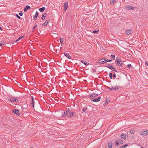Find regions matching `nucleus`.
Listing matches in <instances>:
<instances>
[{"instance_id":"obj_1","label":"nucleus","mask_w":148,"mask_h":148,"mask_svg":"<svg viewBox=\"0 0 148 148\" xmlns=\"http://www.w3.org/2000/svg\"><path fill=\"white\" fill-rule=\"evenodd\" d=\"M115 63L116 65L118 66L123 67L122 65L123 63L121 61V59L118 58H116L115 61Z\"/></svg>"},{"instance_id":"obj_2","label":"nucleus","mask_w":148,"mask_h":148,"mask_svg":"<svg viewBox=\"0 0 148 148\" xmlns=\"http://www.w3.org/2000/svg\"><path fill=\"white\" fill-rule=\"evenodd\" d=\"M140 134L141 135H148V130H143L141 132Z\"/></svg>"},{"instance_id":"obj_3","label":"nucleus","mask_w":148,"mask_h":148,"mask_svg":"<svg viewBox=\"0 0 148 148\" xmlns=\"http://www.w3.org/2000/svg\"><path fill=\"white\" fill-rule=\"evenodd\" d=\"M101 97H98L97 98H92L91 99L92 101L95 102H98L100 101L101 99Z\"/></svg>"},{"instance_id":"obj_4","label":"nucleus","mask_w":148,"mask_h":148,"mask_svg":"<svg viewBox=\"0 0 148 148\" xmlns=\"http://www.w3.org/2000/svg\"><path fill=\"white\" fill-rule=\"evenodd\" d=\"M69 113V117L73 118L76 116V114H75L72 112H70Z\"/></svg>"},{"instance_id":"obj_5","label":"nucleus","mask_w":148,"mask_h":148,"mask_svg":"<svg viewBox=\"0 0 148 148\" xmlns=\"http://www.w3.org/2000/svg\"><path fill=\"white\" fill-rule=\"evenodd\" d=\"M105 58H103L99 60L97 62L98 63L104 64H105Z\"/></svg>"},{"instance_id":"obj_6","label":"nucleus","mask_w":148,"mask_h":148,"mask_svg":"<svg viewBox=\"0 0 148 148\" xmlns=\"http://www.w3.org/2000/svg\"><path fill=\"white\" fill-rule=\"evenodd\" d=\"M12 112L16 115H19L20 114L19 113V110L17 109H15L13 110L12 111Z\"/></svg>"},{"instance_id":"obj_7","label":"nucleus","mask_w":148,"mask_h":148,"mask_svg":"<svg viewBox=\"0 0 148 148\" xmlns=\"http://www.w3.org/2000/svg\"><path fill=\"white\" fill-rule=\"evenodd\" d=\"M98 95V94L96 93H92L88 95V97H96Z\"/></svg>"},{"instance_id":"obj_8","label":"nucleus","mask_w":148,"mask_h":148,"mask_svg":"<svg viewBox=\"0 0 148 148\" xmlns=\"http://www.w3.org/2000/svg\"><path fill=\"white\" fill-rule=\"evenodd\" d=\"M64 8L65 11V12L67 10L68 7V2H66L64 3Z\"/></svg>"},{"instance_id":"obj_9","label":"nucleus","mask_w":148,"mask_h":148,"mask_svg":"<svg viewBox=\"0 0 148 148\" xmlns=\"http://www.w3.org/2000/svg\"><path fill=\"white\" fill-rule=\"evenodd\" d=\"M127 135H126V134H121L120 136L123 139H125L126 138L127 136Z\"/></svg>"},{"instance_id":"obj_10","label":"nucleus","mask_w":148,"mask_h":148,"mask_svg":"<svg viewBox=\"0 0 148 148\" xmlns=\"http://www.w3.org/2000/svg\"><path fill=\"white\" fill-rule=\"evenodd\" d=\"M30 8L31 7L29 5H27L24 9V12H26L28 10L30 9Z\"/></svg>"},{"instance_id":"obj_11","label":"nucleus","mask_w":148,"mask_h":148,"mask_svg":"<svg viewBox=\"0 0 148 148\" xmlns=\"http://www.w3.org/2000/svg\"><path fill=\"white\" fill-rule=\"evenodd\" d=\"M50 22V20H48L45 21V22L42 25V26L45 27L47 26L48 23Z\"/></svg>"},{"instance_id":"obj_12","label":"nucleus","mask_w":148,"mask_h":148,"mask_svg":"<svg viewBox=\"0 0 148 148\" xmlns=\"http://www.w3.org/2000/svg\"><path fill=\"white\" fill-rule=\"evenodd\" d=\"M132 29L131 30H127L125 31V33L129 35L132 33Z\"/></svg>"},{"instance_id":"obj_13","label":"nucleus","mask_w":148,"mask_h":148,"mask_svg":"<svg viewBox=\"0 0 148 148\" xmlns=\"http://www.w3.org/2000/svg\"><path fill=\"white\" fill-rule=\"evenodd\" d=\"M47 15V14L46 13H43L42 15V17H41V19L42 20H44L45 19V17Z\"/></svg>"},{"instance_id":"obj_14","label":"nucleus","mask_w":148,"mask_h":148,"mask_svg":"<svg viewBox=\"0 0 148 148\" xmlns=\"http://www.w3.org/2000/svg\"><path fill=\"white\" fill-rule=\"evenodd\" d=\"M64 55L66 56L67 58L69 59H71V58L70 56L69 55V54L67 53H64Z\"/></svg>"},{"instance_id":"obj_15","label":"nucleus","mask_w":148,"mask_h":148,"mask_svg":"<svg viewBox=\"0 0 148 148\" xmlns=\"http://www.w3.org/2000/svg\"><path fill=\"white\" fill-rule=\"evenodd\" d=\"M45 9L46 8L45 7H43L39 8V10L40 12H42L44 11L45 10Z\"/></svg>"},{"instance_id":"obj_16","label":"nucleus","mask_w":148,"mask_h":148,"mask_svg":"<svg viewBox=\"0 0 148 148\" xmlns=\"http://www.w3.org/2000/svg\"><path fill=\"white\" fill-rule=\"evenodd\" d=\"M38 12L37 11L36 13H35V15L34 16H33V19L34 20H36V18H37V16H38Z\"/></svg>"},{"instance_id":"obj_17","label":"nucleus","mask_w":148,"mask_h":148,"mask_svg":"<svg viewBox=\"0 0 148 148\" xmlns=\"http://www.w3.org/2000/svg\"><path fill=\"white\" fill-rule=\"evenodd\" d=\"M81 62L82 63L84 64L86 66H87L89 64V63L86 61H83L82 60L81 61Z\"/></svg>"},{"instance_id":"obj_18","label":"nucleus","mask_w":148,"mask_h":148,"mask_svg":"<svg viewBox=\"0 0 148 148\" xmlns=\"http://www.w3.org/2000/svg\"><path fill=\"white\" fill-rule=\"evenodd\" d=\"M127 68L129 69L130 70V69L132 70L133 69V67L132 66L131 64H129L127 65Z\"/></svg>"},{"instance_id":"obj_19","label":"nucleus","mask_w":148,"mask_h":148,"mask_svg":"<svg viewBox=\"0 0 148 148\" xmlns=\"http://www.w3.org/2000/svg\"><path fill=\"white\" fill-rule=\"evenodd\" d=\"M9 100H10L12 101L13 102H14L15 101L16 102H17V101H18V100L17 99L15 98L14 99H13L12 98H11L10 99H8Z\"/></svg>"},{"instance_id":"obj_20","label":"nucleus","mask_w":148,"mask_h":148,"mask_svg":"<svg viewBox=\"0 0 148 148\" xmlns=\"http://www.w3.org/2000/svg\"><path fill=\"white\" fill-rule=\"evenodd\" d=\"M129 145L128 144H125V145L121 146L120 148H125Z\"/></svg>"},{"instance_id":"obj_21","label":"nucleus","mask_w":148,"mask_h":148,"mask_svg":"<svg viewBox=\"0 0 148 148\" xmlns=\"http://www.w3.org/2000/svg\"><path fill=\"white\" fill-rule=\"evenodd\" d=\"M119 87H118V86H116L114 87H112V90H114L117 89H118L119 88Z\"/></svg>"},{"instance_id":"obj_22","label":"nucleus","mask_w":148,"mask_h":148,"mask_svg":"<svg viewBox=\"0 0 148 148\" xmlns=\"http://www.w3.org/2000/svg\"><path fill=\"white\" fill-rule=\"evenodd\" d=\"M108 148H112V144L111 143L109 142L108 143Z\"/></svg>"},{"instance_id":"obj_23","label":"nucleus","mask_w":148,"mask_h":148,"mask_svg":"<svg viewBox=\"0 0 148 148\" xmlns=\"http://www.w3.org/2000/svg\"><path fill=\"white\" fill-rule=\"evenodd\" d=\"M24 37V36H20L16 40V42H17V41H18L20 40L21 38H23Z\"/></svg>"},{"instance_id":"obj_24","label":"nucleus","mask_w":148,"mask_h":148,"mask_svg":"<svg viewBox=\"0 0 148 148\" xmlns=\"http://www.w3.org/2000/svg\"><path fill=\"white\" fill-rule=\"evenodd\" d=\"M67 114H66L65 112V111H64V112L62 113V117H64L66 116L67 115Z\"/></svg>"},{"instance_id":"obj_25","label":"nucleus","mask_w":148,"mask_h":148,"mask_svg":"<svg viewBox=\"0 0 148 148\" xmlns=\"http://www.w3.org/2000/svg\"><path fill=\"white\" fill-rule=\"evenodd\" d=\"M127 8L128 10H130L131 9H134V8L132 6H128V7H127Z\"/></svg>"},{"instance_id":"obj_26","label":"nucleus","mask_w":148,"mask_h":148,"mask_svg":"<svg viewBox=\"0 0 148 148\" xmlns=\"http://www.w3.org/2000/svg\"><path fill=\"white\" fill-rule=\"evenodd\" d=\"M135 132V131L134 130H131L130 132V133L132 134H133Z\"/></svg>"},{"instance_id":"obj_27","label":"nucleus","mask_w":148,"mask_h":148,"mask_svg":"<svg viewBox=\"0 0 148 148\" xmlns=\"http://www.w3.org/2000/svg\"><path fill=\"white\" fill-rule=\"evenodd\" d=\"M31 105L32 106L33 108H34V101L32 100L31 101Z\"/></svg>"},{"instance_id":"obj_28","label":"nucleus","mask_w":148,"mask_h":148,"mask_svg":"<svg viewBox=\"0 0 148 148\" xmlns=\"http://www.w3.org/2000/svg\"><path fill=\"white\" fill-rule=\"evenodd\" d=\"M87 110V108L86 107H85L83 108L82 111L84 113L85 112V111L86 110Z\"/></svg>"},{"instance_id":"obj_29","label":"nucleus","mask_w":148,"mask_h":148,"mask_svg":"<svg viewBox=\"0 0 148 148\" xmlns=\"http://www.w3.org/2000/svg\"><path fill=\"white\" fill-rule=\"evenodd\" d=\"M118 141L119 143L120 144H122L123 143V141L121 139H119Z\"/></svg>"},{"instance_id":"obj_30","label":"nucleus","mask_w":148,"mask_h":148,"mask_svg":"<svg viewBox=\"0 0 148 148\" xmlns=\"http://www.w3.org/2000/svg\"><path fill=\"white\" fill-rule=\"evenodd\" d=\"M60 42L61 44H62V42H63V38H60Z\"/></svg>"},{"instance_id":"obj_31","label":"nucleus","mask_w":148,"mask_h":148,"mask_svg":"<svg viewBox=\"0 0 148 148\" xmlns=\"http://www.w3.org/2000/svg\"><path fill=\"white\" fill-rule=\"evenodd\" d=\"M116 2V1L114 0H113L110 1V4H113Z\"/></svg>"},{"instance_id":"obj_32","label":"nucleus","mask_w":148,"mask_h":148,"mask_svg":"<svg viewBox=\"0 0 148 148\" xmlns=\"http://www.w3.org/2000/svg\"><path fill=\"white\" fill-rule=\"evenodd\" d=\"M109 76L110 78L111 79H112V78L113 76H112V73H110L109 74Z\"/></svg>"},{"instance_id":"obj_33","label":"nucleus","mask_w":148,"mask_h":148,"mask_svg":"<svg viewBox=\"0 0 148 148\" xmlns=\"http://www.w3.org/2000/svg\"><path fill=\"white\" fill-rule=\"evenodd\" d=\"M99 31V30H94L92 31V33H94V34H97L98 33V32Z\"/></svg>"},{"instance_id":"obj_34","label":"nucleus","mask_w":148,"mask_h":148,"mask_svg":"<svg viewBox=\"0 0 148 148\" xmlns=\"http://www.w3.org/2000/svg\"><path fill=\"white\" fill-rule=\"evenodd\" d=\"M119 145V142L118 141L116 140L115 141V145L116 146H117Z\"/></svg>"},{"instance_id":"obj_35","label":"nucleus","mask_w":148,"mask_h":148,"mask_svg":"<svg viewBox=\"0 0 148 148\" xmlns=\"http://www.w3.org/2000/svg\"><path fill=\"white\" fill-rule=\"evenodd\" d=\"M105 58V61H104V62H105V63H106V62H108V60L106 58Z\"/></svg>"},{"instance_id":"obj_36","label":"nucleus","mask_w":148,"mask_h":148,"mask_svg":"<svg viewBox=\"0 0 148 148\" xmlns=\"http://www.w3.org/2000/svg\"><path fill=\"white\" fill-rule=\"evenodd\" d=\"M111 57L113 60H114L115 59V56L114 55H111Z\"/></svg>"},{"instance_id":"obj_37","label":"nucleus","mask_w":148,"mask_h":148,"mask_svg":"<svg viewBox=\"0 0 148 148\" xmlns=\"http://www.w3.org/2000/svg\"><path fill=\"white\" fill-rule=\"evenodd\" d=\"M112 66V65H107V66H104L105 67H107L109 69H110V68H111V66Z\"/></svg>"},{"instance_id":"obj_38","label":"nucleus","mask_w":148,"mask_h":148,"mask_svg":"<svg viewBox=\"0 0 148 148\" xmlns=\"http://www.w3.org/2000/svg\"><path fill=\"white\" fill-rule=\"evenodd\" d=\"M16 16L18 19H22V18L18 14H16Z\"/></svg>"},{"instance_id":"obj_39","label":"nucleus","mask_w":148,"mask_h":148,"mask_svg":"<svg viewBox=\"0 0 148 148\" xmlns=\"http://www.w3.org/2000/svg\"><path fill=\"white\" fill-rule=\"evenodd\" d=\"M0 43V45H2L4 44V42L3 41H1V42Z\"/></svg>"},{"instance_id":"obj_40","label":"nucleus","mask_w":148,"mask_h":148,"mask_svg":"<svg viewBox=\"0 0 148 148\" xmlns=\"http://www.w3.org/2000/svg\"><path fill=\"white\" fill-rule=\"evenodd\" d=\"M69 108L68 109H66V110L65 111V112L66 113V114H68V112H69Z\"/></svg>"},{"instance_id":"obj_41","label":"nucleus","mask_w":148,"mask_h":148,"mask_svg":"<svg viewBox=\"0 0 148 148\" xmlns=\"http://www.w3.org/2000/svg\"><path fill=\"white\" fill-rule=\"evenodd\" d=\"M110 99L109 98H106V102H107L108 101H109Z\"/></svg>"},{"instance_id":"obj_42","label":"nucleus","mask_w":148,"mask_h":148,"mask_svg":"<svg viewBox=\"0 0 148 148\" xmlns=\"http://www.w3.org/2000/svg\"><path fill=\"white\" fill-rule=\"evenodd\" d=\"M19 14L20 16H22L23 15L22 12V11L20 12L19 13Z\"/></svg>"},{"instance_id":"obj_43","label":"nucleus","mask_w":148,"mask_h":148,"mask_svg":"<svg viewBox=\"0 0 148 148\" xmlns=\"http://www.w3.org/2000/svg\"><path fill=\"white\" fill-rule=\"evenodd\" d=\"M38 27V25H35V26H34L33 27V29H32V30H33L34 29H35L36 27Z\"/></svg>"},{"instance_id":"obj_44","label":"nucleus","mask_w":148,"mask_h":148,"mask_svg":"<svg viewBox=\"0 0 148 148\" xmlns=\"http://www.w3.org/2000/svg\"><path fill=\"white\" fill-rule=\"evenodd\" d=\"M112 76H113L114 77H116V74H115V73H114L113 74V75Z\"/></svg>"},{"instance_id":"obj_45","label":"nucleus","mask_w":148,"mask_h":148,"mask_svg":"<svg viewBox=\"0 0 148 148\" xmlns=\"http://www.w3.org/2000/svg\"><path fill=\"white\" fill-rule=\"evenodd\" d=\"M108 89H109V90H112V87L111 88H110V87H108Z\"/></svg>"},{"instance_id":"obj_46","label":"nucleus","mask_w":148,"mask_h":148,"mask_svg":"<svg viewBox=\"0 0 148 148\" xmlns=\"http://www.w3.org/2000/svg\"><path fill=\"white\" fill-rule=\"evenodd\" d=\"M145 64H146L147 66H148V63H147V62H145Z\"/></svg>"},{"instance_id":"obj_47","label":"nucleus","mask_w":148,"mask_h":148,"mask_svg":"<svg viewBox=\"0 0 148 148\" xmlns=\"http://www.w3.org/2000/svg\"><path fill=\"white\" fill-rule=\"evenodd\" d=\"M115 69L114 68V67H113V68L112 69V71H115Z\"/></svg>"},{"instance_id":"obj_48","label":"nucleus","mask_w":148,"mask_h":148,"mask_svg":"<svg viewBox=\"0 0 148 148\" xmlns=\"http://www.w3.org/2000/svg\"><path fill=\"white\" fill-rule=\"evenodd\" d=\"M112 61V60H108V62H111Z\"/></svg>"},{"instance_id":"obj_49","label":"nucleus","mask_w":148,"mask_h":148,"mask_svg":"<svg viewBox=\"0 0 148 148\" xmlns=\"http://www.w3.org/2000/svg\"><path fill=\"white\" fill-rule=\"evenodd\" d=\"M93 70V71L94 72H96V70L95 69H93V70Z\"/></svg>"},{"instance_id":"obj_50","label":"nucleus","mask_w":148,"mask_h":148,"mask_svg":"<svg viewBox=\"0 0 148 148\" xmlns=\"http://www.w3.org/2000/svg\"><path fill=\"white\" fill-rule=\"evenodd\" d=\"M0 30H2V28L1 27H0Z\"/></svg>"},{"instance_id":"obj_51","label":"nucleus","mask_w":148,"mask_h":148,"mask_svg":"<svg viewBox=\"0 0 148 148\" xmlns=\"http://www.w3.org/2000/svg\"><path fill=\"white\" fill-rule=\"evenodd\" d=\"M113 67H112V66H111V68H110V69L112 70V69L113 68Z\"/></svg>"},{"instance_id":"obj_52","label":"nucleus","mask_w":148,"mask_h":148,"mask_svg":"<svg viewBox=\"0 0 148 148\" xmlns=\"http://www.w3.org/2000/svg\"><path fill=\"white\" fill-rule=\"evenodd\" d=\"M31 97H32V99L34 98V97H33V96H31Z\"/></svg>"},{"instance_id":"obj_53","label":"nucleus","mask_w":148,"mask_h":148,"mask_svg":"<svg viewBox=\"0 0 148 148\" xmlns=\"http://www.w3.org/2000/svg\"><path fill=\"white\" fill-rule=\"evenodd\" d=\"M31 97H32V99L34 98V97H33V96H31Z\"/></svg>"},{"instance_id":"obj_54","label":"nucleus","mask_w":148,"mask_h":148,"mask_svg":"<svg viewBox=\"0 0 148 148\" xmlns=\"http://www.w3.org/2000/svg\"><path fill=\"white\" fill-rule=\"evenodd\" d=\"M114 71L115 72H117V71L115 69V71Z\"/></svg>"},{"instance_id":"obj_55","label":"nucleus","mask_w":148,"mask_h":148,"mask_svg":"<svg viewBox=\"0 0 148 148\" xmlns=\"http://www.w3.org/2000/svg\"><path fill=\"white\" fill-rule=\"evenodd\" d=\"M32 99V100H33V101H34V98H33Z\"/></svg>"},{"instance_id":"obj_56","label":"nucleus","mask_w":148,"mask_h":148,"mask_svg":"<svg viewBox=\"0 0 148 148\" xmlns=\"http://www.w3.org/2000/svg\"><path fill=\"white\" fill-rule=\"evenodd\" d=\"M117 79L120 80V79H120V77H119V78H118Z\"/></svg>"},{"instance_id":"obj_57","label":"nucleus","mask_w":148,"mask_h":148,"mask_svg":"<svg viewBox=\"0 0 148 148\" xmlns=\"http://www.w3.org/2000/svg\"><path fill=\"white\" fill-rule=\"evenodd\" d=\"M140 148H144L143 147H141Z\"/></svg>"}]
</instances>
